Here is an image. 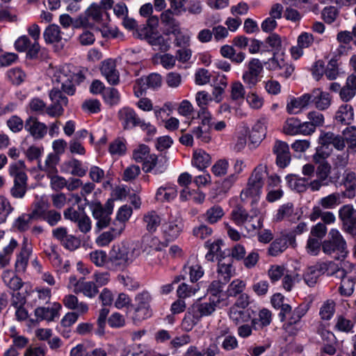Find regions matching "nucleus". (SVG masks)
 I'll use <instances>...</instances> for the list:
<instances>
[{
	"label": "nucleus",
	"instance_id": "nucleus-1",
	"mask_svg": "<svg viewBox=\"0 0 356 356\" xmlns=\"http://www.w3.org/2000/svg\"><path fill=\"white\" fill-rule=\"evenodd\" d=\"M47 73L54 87L49 93L51 104L46 108V113L51 117H59L64 112L63 107L68 103L67 97L63 95V92L69 95H73L75 92V74L71 72L68 65H50Z\"/></svg>",
	"mask_w": 356,
	"mask_h": 356
},
{
	"label": "nucleus",
	"instance_id": "nucleus-2",
	"mask_svg": "<svg viewBox=\"0 0 356 356\" xmlns=\"http://www.w3.org/2000/svg\"><path fill=\"white\" fill-rule=\"evenodd\" d=\"M221 302L217 296H208L198 299L186 313L182 325L186 330H191L204 316L212 315Z\"/></svg>",
	"mask_w": 356,
	"mask_h": 356
},
{
	"label": "nucleus",
	"instance_id": "nucleus-3",
	"mask_svg": "<svg viewBox=\"0 0 356 356\" xmlns=\"http://www.w3.org/2000/svg\"><path fill=\"white\" fill-rule=\"evenodd\" d=\"M260 211L252 207L249 213L242 206H236L231 212V219L234 223L243 227L248 234L257 232L262 227Z\"/></svg>",
	"mask_w": 356,
	"mask_h": 356
},
{
	"label": "nucleus",
	"instance_id": "nucleus-4",
	"mask_svg": "<svg viewBox=\"0 0 356 356\" xmlns=\"http://www.w3.org/2000/svg\"><path fill=\"white\" fill-rule=\"evenodd\" d=\"M267 175L266 164H259L254 168L248 179L246 187L241 193L240 196L243 201L252 199V205L258 202L264 186V180Z\"/></svg>",
	"mask_w": 356,
	"mask_h": 356
},
{
	"label": "nucleus",
	"instance_id": "nucleus-5",
	"mask_svg": "<svg viewBox=\"0 0 356 356\" xmlns=\"http://www.w3.org/2000/svg\"><path fill=\"white\" fill-rule=\"evenodd\" d=\"M305 305H299L294 309L289 304L283 307L278 316L282 322L283 330L291 336L296 335L300 328V320L306 314Z\"/></svg>",
	"mask_w": 356,
	"mask_h": 356
},
{
	"label": "nucleus",
	"instance_id": "nucleus-6",
	"mask_svg": "<svg viewBox=\"0 0 356 356\" xmlns=\"http://www.w3.org/2000/svg\"><path fill=\"white\" fill-rule=\"evenodd\" d=\"M117 115L124 130H131L139 127L141 130L146 131L149 135H154L156 133V127L150 122H147L140 118L132 108L122 107L118 111Z\"/></svg>",
	"mask_w": 356,
	"mask_h": 356
},
{
	"label": "nucleus",
	"instance_id": "nucleus-7",
	"mask_svg": "<svg viewBox=\"0 0 356 356\" xmlns=\"http://www.w3.org/2000/svg\"><path fill=\"white\" fill-rule=\"evenodd\" d=\"M334 273H340L343 276V271L338 270V265L333 261H321L314 266H308L303 272L302 279L309 287L316 284L319 277L326 274L327 276H334Z\"/></svg>",
	"mask_w": 356,
	"mask_h": 356
},
{
	"label": "nucleus",
	"instance_id": "nucleus-8",
	"mask_svg": "<svg viewBox=\"0 0 356 356\" xmlns=\"http://www.w3.org/2000/svg\"><path fill=\"white\" fill-rule=\"evenodd\" d=\"M137 256L135 248L125 245H114L109 252L108 259L109 268L114 270H123L132 264Z\"/></svg>",
	"mask_w": 356,
	"mask_h": 356
},
{
	"label": "nucleus",
	"instance_id": "nucleus-9",
	"mask_svg": "<svg viewBox=\"0 0 356 356\" xmlns=\"http://www.w3.org/2000/svg\"><path fill=\"white\" fill-rule=\"evenodd\" d=\"M323 252L328 255L335 254L337 259H343L346 257V242L340 232L337 229H331L328 234V238L322 243Z\"/></svg>",
	"mask_w": 356,
	"mask_h": 356
},
{
	"label": "nucleus",
	"instance_id": "nucleus-10",
	"mask_svg": "<svg viewBox=\"0 0 356 356\" xmlns=\"http://www.w3.org/2000/svg\"><path fill=\"white\" fill-rule=\"evenodd\" d=\"M109 21V15L97 4H91L83 13L78 16L76 26L81 25L82 28L93 29L95 26L105 25Z\"/></svg>",
	"mask_w": 356,
	"mask_h": 356
},
{
	"label": "nucleus",
	"instance_id": "nucleus-11",
	"mask_svg": "<svg viewBox=\"0 0 356 356\" xmlns=\"http://www.w3.org/2000/svg\"><path fill=\"white\" fill-rule=\"evenodd\" d=\"M151 301L152 296L147 291H143L136 295L134 298V312L132 315V320L135 324L139 323L152 316Z\"/></svg>",
	"mask_w": 356,
	"mask_h": 356
},
{
	"label": "nucleus",
	"instance_id": "nucleus-12",
	"mask_svg": "<svg viewBox=\"0 0 356 356\" xmlns=\"http://www.w3.org/2000/svg\"><path fill=\"white\" fill-rule=\"evenodd\" d=\"M245 67L242 80L248 88H252L260 81L259 76L263 71L264 65L259 59L252 58L245 64Z\"/></svg>",
	"mask_w": 356,
	"mask_h": 356
},
{
	"label": "nucleus",
	"instance_id": "nucleus-13",
	"mask_svg": "<svg viewBox=\"0 0 356 356\" xmlns=\"http://www.w3.org/2000/svg\"><path fill=\"white\" fill-rule=\"evenodd\" d=\"M184 227L181 217L176 213L171 214L167 222L162 225V233L165 239L168 241H173L177 239Z\"/></svg>",
	"mask_w": 356,
	"mask_h": 356
},
{
	"label": "nucleus",
	"instance_id": "nucleus-14",
	"mask_svg": "<svg viewBox=\"0 0 356 356\" xmlns=\"http://www.w3.org/2000/svg\"><path fill=\"white\" fill-rule=\"evenodd\" d=\"M339 218L343 230L352 236H356V209L353 205L348 204L340 207Z\"/></svg>",
	"mask_w": 356,
	"mask_h": 356
},
{
	"label": "nucleus",
	"instance_id": "nucleus-15",
	"mask_svg": "<svg viewBox=\"0 0 356 356\" xmlns=\"http://www.w3.org/2000/svg\"><path fill=\"white\" fill-rule=\"evenodd\" d=\"M33 252L32 244L28 237L24 236L19 251L16 254L15 271L22 274L26 270L29 261Z\"/></svg>",
	"mask_w": 356,
	"mask_h": 356
},
{
	"label": "nucleus",
	"instance_id": "nucleus-16",
	"mask_svg": "<svg viewBox=\"0 0 356 356\" xmlns=\"http://www.w3.org/2000/svg\"><path fill=\"white\" fill-rule=\"evenodd\" d=\"M138 36L145 39L154 50L167 52L171 47L170 39L158 32L149 33L147 29L145 33H138Z\"/></svg>",
	"mask_w": 356,
	"mask_h": 356
},
{
	"label": "nucleus",
	"instance_id": "nucleus-17",
	"mask_svg": "<svg viewBox=\"0 0 356 356\" xmlns=\"http://www.w3.org/2000/svg\"><path fill=\"white\" fill-rule=\"evenodd\" d=\"M92 216L95 220V231L99 232L106 228L111 223V211L103 210V205L100 202L93 203L90 206Z\"/></svg>",
	"mask_w": 356,
	"mask_h": 356
},
{
	"label": "nucleus",
	"instance_id": "nucleus-18",
	"mask_svg": "<svg viewBox=\"0 0 356 356\" xmlns=\"http://www.w3.org/2000/svg\"><path fill=\"white\" fill-rule=\"evenodd\" d=\"M310 129V124L301 122L298 118L293 117L286 119L282 127L284 134L289 136H308Z\"/></svg>",
	"mask_w": 356,
	"mask_h": 356
},
{
	"label": "nucleus",
	"instance_id": "nucleus-19",
	"mask_svg": "<svg viewBox=\"0 0 356 356\" xmlns=\"http://www.w3.org/2000/svg\"><path fill=\"white\" fill-rule=\"evenodd\" d=\"M273 152L276 156V164L281 168L287 167L291 160L289 145L282 140H276L273 147Z\"/></svg>",
	"mask_w": 356,
	"mask_h": 356
},
{
	"label": "nucleus",
	"instance_id": "nucleus-20",
	"mask_svg": "<svg viewBox=\"0 0 356 356\" xmlns=\"http://www.w3.org/2000/svg\"><path fill=\"white\" fill-rule=\"evenodd\" d=\"M24 129L35 140H41L47 134L48 127L43 123L40 122L38 118L30 116L24 122Z\"/></svg>",
	"mask_w": 356,
	"mask_h": 356
},
{
	"label": "nucleus",
	"instance_id": "nucleus-21",
	"mask_svg": "<svg viewBox=\"0 0 356 356\" xmlns=\"http://www.w3.org/2000/svg\"><path fill=\"white\" fill-rule=\"evenodd\" d=\"M296 239L293 234L284 233L280 237L276 238L268 248V254L276 257L282 253L288 247V245H294Z\"/></svg>",
	"mask_w": 356,
	"mask_h": 356
},
{
	"label": "nucleus",
	"instance_id": "nucleus-22",
	"mask_svg": "<svg viewBox=\"0 0 356 356\" xmlns=\"http://www.w3.org/2000/svg\"><path fill=\"white\" fill-rule=\"evenodd\" d=\"M168 168V159L164 156H157L152 154L149 161H146L143 167L145 172H153L159 175L164 172Z\"/></svg>",
	"mask_w": 356,
	"mask_h": 356
},
{
	"label": "nucleus",
	"instance_id": "nucleus-23",
	"mask_svg": "<svg viewBox=\"0 0 356 356\" xmlns=\"http://www.w3.org/2000/svg\"><path fill=\"white\" fill-rule=\"evenodd\" d=\"M101 72L108 83L111 85H117L120 81V73L116 69L115 61L107 59L102 63Z\"/></svg>",
	"mask_w": 356,
	"mask_h": 356
},
{
	"label": "nucleus",
	"instance_id": "nucleus-24",
	"mask_svg": "<svg viewBox=\"0 0 356 356\" xmlns=\"http://www.w3.org/2000/svg\"><path fill=\"white\" fill-rule=\"evenodd\" d=\"M319 143L327 148L328 145H332L338 151H343L346 147L343 135L335 134L330 131L321 133Z\"/></svg>",
	"mask_w": 356,
	"mask_h": 356
},
{
	"label": "nucleus",
	"instance_id": "nucleus-25",
	"mask_svg": "<svg viewBox=\"0 0 356 356\" xmlns=\"http://www.w3.org/2000/svg\"><path fill=\"white\" fill-rule=\"evenodd\" d=\"M61 309V305L58 302H54L51 307H38L35 309L34 314L38 320L52 321L59 316V311Z\"/></svg>",
	"mask_w": 356,
	"mask_h": 356
},
{
	"label": "nucleus",
	"instance_id": "nucleus-26",
	"mask_svg": "<svg viewBox=\"0 0 356 356\" xmlns=\"http://www.w3.org/2000/svg\"><path fill=\"white\" fill-rule=\"evenodd\" d=\"M49 203L44 196L36 197L29 213L35 220H41L49 209Z\"/></svg>",
	"mask_w": 356,
	"mask_h": 356
},
{
	"label": "nucleus",
	"instance_id": "nucleus-27",
	"mask_svg": "<svg viewBox=\"0 0 356 356\" xmlns=\"http://www.w3.org/2000/svg\"><path fill=\"white\" fill-rule=\"evenodd\" d=\"M310 94L311 103H314L315 107L321 111L326 110L331 105V97L329 93L323 92L319 88L312 90Z\"/></svg>",
	"mask_w": 356,
	"mask_h": 356
},
{
	"label": "nucleus",
	"instance_id": "nucleus-28",
	"mask_svg": "<svg viewBox=\"0 0 356 356\" xmlns=\"http://www.w3.org/2000/svg\"><path fill=\"white\" fill-rule=\"evenodd\" d=\"M311 103V97L309 93H305L299 97H292L288 101L286 104V111L289 114H296L302 108L307 107Z\"/></svg>",
	"mask_w": 356,
	"mask_h": 356
},
{
	"label": "nucleus",
	"instance_id": "nucleus-29",
	"mask_svg": "<svg viewBox=\"0 0 356 356\" xmlns=\"http://www.w3.org/2000/svg\"><path fill=\"white\" fill-rule=\"evenodd\" d=\"M273 320L272 312L266 308L260 309L257 316L251 320L254 330H261L268 326Z\"/></svg>",
	"mask_w": 356,
	"mask_h": 356
},
{
	"label": "nucleus",
	"instance_id": "nucleus-30",
	"mask_svg": "<svg viewBox=\"0 0 356 356\" xmlns=\"http://www.w3.org/2000/svg\"><path fill=\"white\" fill-rule=\"evenodd\" d=\"M217 278L222 280L224 284L229 282L231 277L235 275V268L231 260L225 261L219 259L217 268Z\"/></svg>",
	"mask_w": 356,
	"mask_h": 356
},
{
	"label": "nucleus",
	"instance_id": "nucleus-31",
	"mask_svg": "<svg viewBox=\"0 0 356 356\" xmlns=\"http://www.w3.org/2000/svg\"><path fill=\"white\" fill-rule=\"evenodd\" d=\"M353 268L352 264H349V270H346L343 267L339 268L338 266V270L343 271V276H340V273H334V276L341 280V286H339V292L342 296H350L354 291V284L355 280L354 281L352 279L346 277V274L348 271H350Z\"/></svg>",
	"mask_w": 356,
	"mask_h": 356
},
{
	"label": "nucleus",
	"instance_id": "nucleus-32",
	"mask_svg": "<svg viewBox=\"0 0 356 356\" xmlns=\"http://www.w3.org/2000/svg\"><path fill=\"white\" fill-rule=\"evenodd\" d=\"M62 168L63 171L79 177L85 176L88 170V166L76 159L64 162Z\"/></svg>",
	"mask_w": 356,
	"mask_h": 356
},
{
	"label": "nucleus",
	"instance_id": "nucleus-33",
	"mask_svg": "<svg viewBox=\"0 0 356 356\" xmlns=\"http://www.w3.org/2000/svg\"><path fill=\"white\" fill-rule=\"evenodd\" d=\"M223 245V241L221 239H217L213 241L208 240L205 243V248L208 249V252L205 255L207 261H213L215 257L216 259H222L223 258V252L221 248Z\"/></svg>",
	"mask_w": 356,
	"mask_h": 356
},
{
	"label": "nucleus",
	"instance_id": "nucleus-34",
	"mask_svg": "<svg viewBox=\"0 0 356 356\" xmlns=\"http://www.w3.org/2000/svg\"><path fill=\"white\" fill-rule=\"evenodd\" d=\"M63 303L68 309L74 310L79 314H85L88 311V306L84 302H79L77 297L72 294L65 296L63 299Z\"/></svg>",
	"mask_w": 356,
	"mask_h": 356
},
{
	"label": "nucleus",
	"instance_id": "nucleus-35",
	"mask_svg": "<svg viewBox=\"0 0 356 356\" xmlns=\"http://www.w3.org/2000/svg\"><path fill=\"white\" fill-rule=\"evenodd\" d=\"M143 222L148 232L156 231L161 222V217L156 211L151 210L144 213Z\"/></svg>",
	"mask_w": 356,
	"mask_h": 356
},
{
	"label": "nucleus",
	"instance_id": "nucleus-36",
	"mask_svg": "<svg viewBox=\"0 0 356 356\" xmlns=\"http://www.w3.org/2000/svg\"><path fill=\"white\" fill-rule=\"evenodd\" d=\"M16 274L15 271L4 270L1 275V279L5 285L13 291L19 290L24 284L22 279Z\"/></svg>",
	"mask_w": 356,
	"mask_h": 356
},
{
	"label": "nucleus",
	"instance_id": "nucleus-37",
	"mask_svg": "<svg viewBox=\"0 0 356 356\" xmlns=\"http://www.w3.org/2000/svg\"><path fill=\"white\" fill-rule=\"evenodd\" d=\"M211 163V156L203 149H197L194 151L192 164L199 170L207 168Z\"/></svg>",
	"mask_w": 356,
	"mask_h": 356
},
{
	"label": "nucleus",
	"instance_id": "nucleus-38",
	"mask_svg": "<svg viewBox=\"0 0 356 356\" xmlns=\"http://www.w3.org/2000/svg\"><path fill=\"white\" fill-rule=\"evenodd\" d=\"M43 38L47 44L60 42L63 38L60 27L55 24L49 25L43 33Z\"/></svg>",
	"mask_w": 356,
	"mask_h": 356
},
{
	"label": "nucleus",
	"instance_id": "nucleus-39",
	"mask_svg": "<svg viewBox=\"0 0 356 356\" xmlns=\"http://www.w3.org/2000/svg\"><path fill=\"white\" fill-rule=\"evenodd\" d=\"M309 218L312 221H316L321 218L325 225L333 224L336 221V217L332 212L324 211L320 207H313Z\"/></svg>",
	"mask_w": 356,
	"mask_h": 356
},
{
	"label": "nucleus",
	"instance_id": "nucleus-40",
	"mask_svg": "<svg viewBox=\"0 0 356 356\" xmlns=\"http://www.w3.org/2000/svg\"><path fill=\"white\" fill-rule=\"evenodd\" d=\"M164 34L166 35L172 34L175 36V45L177 47H188L190 45V35L183 33L179 26L174 29H167Z\"/></svg>",
	"mask_w": 356,
	"mask_h": 356
},
{
	"label": "nucleus",
	"instance_id": "nucleus-41",
	"mask_svg": "<svg viewBox=\"0 0 356 356\" xmlns=\"http://www.w3.org/2000/svg\"><path fill=\"white\" fill-rule=\"evenodd\" d=\"M288 186L293 191L302 193L306 191L308 185V179L300 177L296 175H289L286 177Z\"/></svg>",
	"mask_w": 356,
	"mask_h": 356
},
{
	"label": "nucleus",
	"instance_id": "nucleus-42",
	"mask_svg": "<svg viewBox=\"0 0 356 356\" xmlns=\"http://www.w3.org/2000/svg\"><path fill=\"white\" fill-rule=\"evenodd\" d=\"M342 195L339 193H333L321 198L318 204L322 209H333L341 203Z\"/></svg>",
	"mask_w": 356,
	"mask_h": 356
},
{
	"label": "nucleus",
	"instance_id": "nucleus-43",
	"mask_svg": "<svg viewBox=\"0 0 356 356\" xmlns=\"http://www.w3.org/2000/svg\"><path fill=\"white\" fill-rule=\"evenodd\" d=\"M342 184L346 188L348 197H355L356 191V174L350 170H345L343 174Z\"/></svg>",
	"mask_w": 356,
	"mask_h": 356
},
{
	"label": "nucleus",
	"instance_id": "nucleus-44",
	"mask_svg": "<svg viewBox=\"0 0 356 356\" xmlns=\"http://www.w3.org/2000/svg\"><path fill=\"white\" fill-rule=\"evenodd\" d=\"M24 161L19 160L9 166V175L13 177V180H28V176L25 172Z\"/></svg>",
	"mask_w": 356,
	"mask_h": 356
},
{
	"label": "nucleus",
	"instance_id": "nucleus-45",
	"mask_svg": "<svg viewBox=\"0 0 356 356\" xmlns=\"http://www.w3.org/2000/svg\"><path fill=\"white\" fill-rule=\"evenodd\" d=\"M17 245V240L11 238L8 245L4 247L0 252V266L1 268H5L10 264L12 254Z\"/></svg>",
	"mask_w": 356,
	"mask_h": 356
},
{
	"label": "nucleus",
	"instance_id": "nucleus-46",
	"mask_svg": "<svg viewBox=\"0 0 356 356\" xmlns=\"http://www.w3.org/2000/svg\"><path fill=\"white\" fill-rule=\"evenodd\" d=\"M74 292L82 293L85 296L92 298L98 293V289L92 282H79L75 286Z\"/></svg>",
	"mask_w": 356,
	"mask_h": 356
},
{
	"label": "nucleus",
	"instance_id": "nucleus-47",
	"mask_svg": "<svg viewBox=\"0 0 356 356\" xmlns=\"http://www.w3.org/2000/svg\"><path fill=\"white\" fill-rule=\"evenodd\" d=\"M354 118L353 108L351 105L343 104L341 105L335 116L337 122L342 124H350Z\"/></svg>",
	"mask_w": 356,
	"mask_h": 356
},
{
	"label": "nucleus",
	"instance_id": "nucleus-48",
	"mask_svg": "<svg viewBox=\"0 0 356 356\" xmlns=\"http://www.w3.org/2000/svg\"><path fill=\"white\" fill-rule=\"evenodd\" d=\"M177 196V190L173 184H167L161 186L156 191V198L158 201H170Z\"/></svg>",
	"mask_w": 356,
	"mask_h": 356
},
{
	"label": "nucleus",
	"instance_id": "nucleus-49",
	"mask_svg": "<svg viewBox=\"0 0 356 356\" xmlns=\"http://www.w3.org/2000/svg\"><path fill=\"white\" fill-rule=\"evenodd\" d=\"M58 162V156L54 154H49L47 155L44 165L41 164L40 161L38 162V167L41 170L45 172L49 177L57 173L56 165Z\"/></svg>",
	"mask_w": 356,
	"mask_h": 356
},
{
	"label": "nucleus",
	"instance_id": "nucleus-50",
	"mask_svg": "<svg viewBox=\"0 0 356 356\" xmlns=\"http://www.w3.org/2000/svg\"><path fill=\"white\" fill-rule=\"evenodd\" d=\"M237 306H232L229 309V318L236 324L248 322L250 314L248 311L240 309Z\"/></svg>",
	"mask_w": 356,
	"mask_h": 356
},
{
	"label": "nucleus",
	"instance_id": "nucleus-51",
	"mask_svg": "<svg viewBox=\"0 0 356 356\" xmlns=\"http://www.w3.org/2000/svg\"><path fill=\"white\" fill-rule=\"evenodd\" d=\"M35 220L29 213H22L13 222V228L20 232H24L31 228L32 222Z\"/></svg>",
	"mask_w": 356,
	"mask_h": 356
},
{
	"label": "nucleus",
	"instance_id": "nucleus-52",
	"mask_svg": "<svg viewBox=\"0 0 356 356\" xmlns=\"http://www.w3.org/2000/svg\"><path fill=\"white\" fill-rule=\"evenodd\" d=\"M345 143L348 145V149L356 153V127L355 126L347 127L343 131Z\"/></svg>",
	"mask_w": 356,
	"mask_h": 356
},
{
	"label": "nucleus",
	"instance_id": "nucleus-53",
	"mask_svg": "<svg viewBox=\"0 0 356 356\" xmlns=\"http://www.w3.org/2000/svg\"><path fill=\"white\" fill-rule=\"evenodd\" d=\"M183 273L189 275L191 282H195L204 275V271L200 264H195L185 266Z\"/></svg>",
	"mask_w": 356,
	"mask_h": 356
},
{
	"label": "nucleus",
	"instance_id": "nucleus-54",
	"mask_svg": "<svg viewBox=\"0 0 356 356\" xmlns=\"http://www.w3.org/2000/svg\"><path fill=\"white\" fill-rule=\"evenodd\" d=\"M27 181L13 180V186L10 189L11 196L15 199H22L27 191Z\"/></svg>",
	"mask_w": 356,
	"mask_h": 356
},
{
	"label": "nucleus",
	"instance_id": "nucleus-55",
	"mask_svg": "<svg viewBox=\"0 0 356 356\" xmlns=\"http://www.w3.org/2000/svg\"><path fill=\"white\" fill-rule=\"evenodd\" d=\"M152 154L149 153V148L145 145H140L133 152V159L138 163H143L145 166V162L149 161Z\"/></svg>",
	"mask_w": 356,
	"mask_h": 356
},
{
	"label": "nucleus",
	"instance_id": "nucleus-56",
	"mask_svg": "<svg viewBox=\"0 0 356 356\" xmlns=\"http://www.w3.org/2000/svg\"><path fill=\"white\" fill-rule=\"evenodd\" d=\"M307 119L309 120V122H305V123L309 124L311 125V131H309V135L312 134L315 131L317 127L323 126L324 124V116L322 113L318 111H310L307 114Z\"/></svg>",
	"mask_w": 356,
	"mask_h": 356
},
{
	"label": "nucleus",
	"instance_id": "nucleus-57",
	"mask_svg": "<svg viewBox=\"0 0 356 356\" xmlns=\"http://www.w3.org/2000/svg\"><path fill=\"white\" fill-rule=\"evenodd\" d=\"M286 63L284 54L277 53L275 54L273 57L268 59L265 64L269 70L277 71L284 69Z\"/></svg>",
	"mask_w": 356,
	"mask_h": 356
},
{
	"label": "nucleus",
	"instance_id": "nucleus-58",
	"mask_svg": "<svg viewBox=\"0 0 356 356\" xmlns=\"http://www.w3.org/2000/svg\"><path fill=\"white\" fill-rule=\"evenodd\" d=\"M224 214V211L221 207L214 205L207 211L205 220L211 224H214L220 220Z\"/></svg>",
	"mask_w": 356,
	"mask_h": 356
},
{
	"label": "nucleus",
	"instance_id": "nucleus-59",
	"mask_svg": "<svg viewBox=\"0 0 356 356\" xmlns=\"http://www.w3.org/2000/svg\"><path fill=\"white\" fill-rule=\"evenodd\" d=\"M13 210L14 208L12 207L9 200L5 196L0 195V224L6 221L7 218Z\"/></svg>",
	"mask_w": 356,
	"mask_h": 356
},
{
	"label": "nucleus",
	"instance_id": "nucleus-60",
	"mask_svg": "<svg viewBox=\"0 0 356 356\" xmlns=\"http://www.w3.org/2000/svg\"><path fill=\"white\" fill-rule=\"evenodd\" d=\"M293 213L294 209L292 203L288 202L286 204H284L277 209V213L274 216V220L277 222L282 221L290 218Z\"/></svg>",
	"mask_w": 356,
	"mask_h": 356
},
{
	"label": "nucleus",
	"instance_id": "nucleus-61",
	"mask_svg": "<svg viewBox=\"0 0 356 356\" xmlns=\"http://www.w3.org/2000/svg\"><path fill=\"white\" fill-rule=\"evenodd\" d=\"M127 150L126 141L123 138H116L109 145L108 151L113 156H122Z\"/></svg>",
	"mask_w": 356,
	"mask_h": 356
},
{
	"label": "nucleus",
	"instance_id": "nucleus-62",
	"mask_svg": "<svg viewBox=\"0 0 356 356\" xmlns=\"http://www.w3.org/2000/svg\"><path fill=\"white\" fill-rule=\"evenodd\" d=\"M35 294V303L36 305H42L49 302L51 296V291L49 288L37 287L33 291Z\"/></svg>",
	"mask_w": 356,
	"mask_h": 356
},
{
	"label": "nucleus",
	"instance_id": "nucleus-63",
	"mask_svg": "<svg viewBox=\"0 0 356 356\" xmlns=\"http://www.w3.org/2000/svg\"><path fill=\"white\" fill-rule=\"evenodd\" d=\"M335 312V303L333 300H327L320 308L319 314L323 320H330Z\"/></svg>",
	"mask_w": 356,
	"mask_h": 356
},
{
	"label": "nucleus",
	"instance_id": "nucleus-64",
	"mask_svg": "<svg viewBox=\"0 0 356 356\" xmlns=\"http://www.w3.org/2000/svg\"><path fill=\"white\" fill-rule=\"evenodd\" d=\"M353 327L354 323L352 321L345 318L344 316H339L337 318L334 327L338 331L343 332L346 333H353Z\"/></svg>",
	"mask_w": 356,
	"mask_h": 356
}]
</instances>
